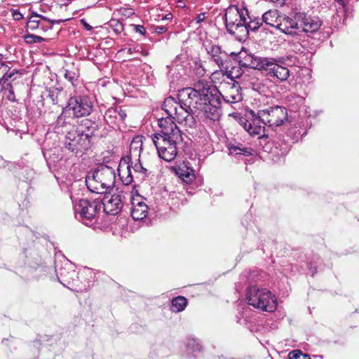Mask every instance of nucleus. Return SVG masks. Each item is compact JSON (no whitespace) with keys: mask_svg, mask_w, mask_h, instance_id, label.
Wrapping results in <instances>:
<instances>
[{"mask_svg":"<svg viewBox=\"0 0 359 359\" xmlns=\"http://www.w3.org/2000/svg\"><path fill=\"white\" fill-rule=\"evenodd\" d=\"M14 18L15 20H20L22 18V15L20 12H15Z\"/></svg>","mask_w":359,"mask_h":359,"instance_id":"43","label":"nucleus"},{"mask_svg":"<svg viewBox=\"0 0 359 359\" xmlns=\"http://www.w3.org/2000/svg\"><path fill=\"white\" fill-rule=\"evenodd\" d=\"M36 15L37 18H41V19H42V20H43L45 21H47V22L53 24V25H54V24H59L61 22L64 21V20H50V19L46 18V16H43V15H38L36 13Z\"/></svg>","mask_w":359,"mask_h":359,"instance_id":"37","label":"nucleus"},{"mask_svg":"<svg viewBox=\"0 0 359 359\" xmlns=\"http://www.w3.org/2000/svg\"><path fill=\"white\" fill-rule=\"evenodd\" d=\"M100 202L103 207L104 211L107 214L111 215L118 214L123 208L121 195L118 194L104 195Z\"/></svg>","mask_w":359,"mask_h":359,"instance_id":"15","label":"nucleus"},{"mask_svg":"<svg viewBox=\"0 0 359 359\" xmlns=\"http://www.w3.org/2000/svg\"><path fill=\"white\" fill-rule=\"evenodd\" d=\"M93 107V102L88 97L72 96L68 100L65 111H71L74 118H81L90 115Z\"/></svg>","mask_w":359,"mask_h":359,"instance_id":"11","label":"nucleus"},{"mask_svg":"<svg viewBox=\"0 0 359 359\" xmlns=\"http://www.w3.org/2000/svg\"><path fill=\"white\" fill-rule=\"evenodd\" d=\"M248 18H250L248 11L243 6H229L224 15L228 33L235 36L240 41L246 39L248 36V31L246 28Z\"/></svg>","mask_w":359,"mask_h":359,"instance_id":"3","label":"nucleus"},{"mask_svg":"<svg viewBox=\"0 0 359 359\" xmlns=\"http://www.w3.org/2000/svg\"><path fill=\"white\" fill-rule=\"evenodd\" d=\"M135 30L136 32H139L142 35H144L146 34L145 28L142 25H135Z\"/></svg>","mask_w":359,"mask_h":359,"instance_id":"38","label":"nucleus"},{"mask_svg":"<svg viewBox=\"0 0 359 359\" xmlns=\"http://www.w3.org/2000/svg\"><path fill=\"white\" fill-rule=\"evenodd\" d=\"M260 121L257 114V116L250 121L251 123H245V126L248 128V133L250 135H260L264 133V127L259 124Z\"/></svg>","mask_w":359,"mask_h":359,"instance_id":"20","label":"nucleus"},{"mask_svg":"<svg viewBox=\"0 0 359 359\" xmlns=\"http://www.w3.org/2000/svg\"><path fill=\"white\" fill-rule=\"evenodd\" d=\"M204 46L211 60H212L219 68V70H216L212 73V78L215 79L219 75L224 76V73L222 69L224 68V65H226L229 60L228 54L222 50L221 47L218 45L209 43L205 44Z\"/></svg>","mask_w":359,"mask_h":359,"instance_id":"13","label":"nucleus"},{"mask_svg":"<svg viewBox=\"0 0 359 359\" xmlns=\"http://www.w3.org/2000/svg\"><path fill=\"white\" fill-rule=\"evenodd\" d=\"M65 78L72 83V85L77 80V76L75 72L66 70L65 73Z\"/></svg>","mask_w":359,"mask_h":359,"instance_id":"34","label":"nucleus"},{"mask_svg":"<svg viewBox=\"0 0 359 359\" xmlns=\"http://www.w3.org/2000/svg\"><path fill=\"white\" fill-rule=\"evenodd\" d=\"M263 22L271 27L280 29L282 32L290 34L291 15H281L277 10H269L262 15Z\"/></svg>","mask_w":359,"mask_h":359,"instance_id":"12","label":"nucleus"},{"mask_svg":"<svg viewBox=\"0 0 359 359\" xmlns=\"http://www.w3.org/2000/svg\"><path fill=\"white\" fill-rule=\"evenodd\" d=\"M196 73L198 76H202L205 74V69L202 66L201 62L196 63Z\"/></svg>","mask_w":359,"mask_h":359,"instance_id":"35","label":"nucleus"},{"mask_svg":"<svg viewBox=\"0 0 359 359\" xmlns=\"http://www.w3.org/2000/svg\"><path fill=\"white\" fill-rule=\"evenodd\" d=\"M67 111H65V108L62 113L57 117V119L56 121V124H55V129L57 130V133H60V127L67 126L65 114Z\"/></svg>","mask_w":359,"mask_h":359,"instance_id":"31","label":"nucleus"},{"mask_svg":"<svg viewBox=\"0 0 359 359\" xmlns=\"http://www.w3.org/2000/svg\"><path fill=\"white\" fill-rule=\"evenodd\" d=\"M130 165L133 168V172L135 175V178L139 180H143L146 177L147 175V169L142 166L140 161V157L137 158V162H135L134 165L133 162Z\"/></svg>","mask_w":359,"mask_h":359,"instance_id":"23","label":"nucleus"},{"mask_svg":"<svg viewBox=\"0 0 359 359\" xmlns=\"http://www.w3.org/2000/svg\"><path fill=\"white\" fill-rule=\"evenodd\" d=\"M81 22L87 30L90 31L93 29V27L88 25L84 19H82Z\"/></svg>","mask_w":359,"mask_h":359,"instance_id":"41","label":"nucleus"},{"mask_svg":"<svg viewBox=\"0 0 359 359\" xmlns=\"http://www.w3.org/2000/svg\"><path fill=\"white\" fill-rule=\"evenodd\" d=\"M167 27L165 26H157L155 28V31L158 34H163L167 31Z\"/></svg>","mask_w":359,"mask_h":359,"instance_id":"39","label":"nucleus"},{"mask_svg":"<svg viewBox=\"0 0 359 359\" xmlns=\"http://www.w3.org/2000/svg\"><path fill=\"white\" fill-rule=\"evenodd\" d=\"M144 137L137 135L130 142V154L131 156L140 157V153L142 150Z\"/></svg>","mask_w":359,"mask_h":359,"instance_id":"21","label":"nucleus"},{"mask_svg":"<svg viewBox=\"0 0 359 359\" xmlns=\"http://www.w3.org/2000/svg\"><path fill=\"white\" fill-rule=\"evenodd\" d=\"M246 299L249 305L263 311L273 312L277 308L276 298L265 288L249 287L246 293Z\"/></svg>","mask_w":359,"mask_h":359,"instance_id":"6","label":"nucleus"},{"mask_svg":"<svg viewBox=\"0 0 359 359\" xmlns=\"http://www.w3.org/2000/svg\"><path fill=\"white\" fill-rule=\"evenodd\" d=\"M290 35L297 34L300 32L306 33L316 32L322 25L318 17L308 15L304 12H297L291 15V21L287 23Z\"/></svg>","mask_w":359,"mask_h":359,"instance_id":"7","label":"nucleus"},{"mask_svg":"<svg viewBox=\"0 0 359 359\" xmlns=\"http://www.w3.org/2000/svg\"><path fill=\"white\" fill-rule=\"evenodd\" d=\"M128 53H132V49L131 48L128 49Z\"/></svg>","mask_w":359,"mask_h":359,"instance_id":"47","label":"nucleus"},{"mask_svg":"<svg viewBox=\"0 0 359 359\" xmlns=\"http://www.w3.org/2000/svg\"><path fill=\"white\" fill-rule=\"evenodd\" d=\"M179 175L180 177L187 184L191 183L195 178V175L194 173V170L192 169L189 170L188 168L186 170L180 169Z\"/></svg>","mask_w":359,"mask_h":359,"instance_id":"27","label":"nucleus"},{"mask_svg":"<svg viewBox=\"0 0 359 359\" xmlns=\"http://www.w3.org/2000/svg\"><path fill=\"white\" fill-rule=\"evenodd\" d=\"M109 25L116 34H120L123 30V25L117 20H111Z\"/></svg>","mask_w":359,"mask_h":359,"instance_id":"32","label":"nucleus"},{"mask_svg":"<svg viewBox=\"0 0 359 359\" xmlns=\"http://www.w3.org/2000/svg\"><path fill=\"white\" fill-rule=\"evenodd\" d=\"M229 150L231 154L243 155L248 156L252 154V149L248 147H241L238 146H230Z\"/></svg>","mask_w":359,"mask_h":359,"instance_id":"26","label":"nucleus"},{"mask_svg":"<svg viewBox=\"0 0 359 359\" xmlns=\"http://www.w3.org/2000/svg\"><path fill=\"white\" fill-rule=\"evenodd\" d=\"M266 58L248 53L245 50H242L237 55V60L240 67H250L258 70H262Z\"/></svg>","mask_w":359,"mask_h":359,"instance_id":"14","label":"nucleus"},{"mask_svg":"<svg viewBox=\"0 0 359 359\" xmlns=\"http://www.w3.org/2000/svg\"><path fill=\"white\" fill-rule=\"evenodd\" d=\"M94 130L88 126L84 130L82 126L74 127L67 131L63 141L65 148L76 155L82 154L91 147Z\"/></svg>","mask_w":359,"mask_h":359,"instance_id":"5","label":"nucleus"},{"mask_svg":"<svg viewBox=\"0 0 359 359\" xmlns=\"http://www.w3.org/2000/svg\"><path fill=\"white\" fill-rule=\"evenodd\" d=\"M35 13H32L27 22V27L31 30H34L39 27V20L36 19Z\"/></svg>","mask_w":359,"mask_h":359,"instance_id":"29","label":"nucleus"},{"mask_svg":"<svg viewBox=\"0 0 359 359\" xmlns=\"http://www.w3.org/2000/svg\"><path fill=\"white\" fill-rule=\"evenodd\" d=\"M251 114H252V116H255L254 111H251Z\"/></svg>","mask_w":359,"mask_h":359,"instance_id":"48","label":"nucleus"},{"mask_svg":"<svg viewBox=\"0 0 359 359\" xmlns=\"http://www.w3.org/2000/svg\"><path fill=\"white\" fill-rule=\"evenodd\" d=\"M233 70H234V68H232V70H231V71H227V70H226L225 72L224 71V76L226 75V77L229 78V79H231V81H233V79L234 78L238 79V78H239L241 76V74H234Z\"/></svg>","mask_w":359,"mask_h":359,"instance_id":"36","label":"nucleus"},{"mask_svg":"<svg viewBox=\"0 0 359 359\" xmlns=\"http://www.w3.org/2000/svg\"><path fill=\"white\" fill-rule=\"evenodd\" d=\"M258 118L272 129L283 125L287 120V111L283 107L275 106L258 111Z\"/></svg>","mask_w":359,"mask_h":359,"instance_id":"8","label":"nucleus"},{"mask_svg":"<svg viewBox=\"0 0 359 359\" xmlns=\"http://www.w3.org/2000/svg\"><path fill=\"white\" fill-rule=\"evenodd\" d=\"M205 18V13H201L198 14L196 18V23L198 24V23L202 22L203 21H204Z\"/></svg>","mask_w":359,"mask_h":359,"instance_id":"40","label":"nucleus"},{"mask_svg":"<svg viewBox=\"0 0 359 359\" xmlns=\"http://www.w3.org/2000/svg\"><path fill=\"white\" fill-rule=\"evenodd\" d=\"M186 346L189 349L192 350L193 352L200 351L202 348L194 339H188Z\"/></svg>","mask_w":359,"mask_h":359,"instance_id":"30","label":"nucleus"},{"mask_svg":"<svg viewBox=\"0 0 359 359\" xmlns=\"http://www.w3.org/2000/svg\"><path fill=\"white\" fill-rule=\"evenodd\" d=\"M116 181V173L113 168L101 165L86 177V184L93 193L105 194L114 188Z\"/></svg>","mask_w":359,"mask_h":359,"instance_id":"4","label":"nucleus"},{"mask_svg":"<svg viewBox=\"0 0 359 359\" xmlns=\"http://www.w3.org/2000/svg\"><path fill=\"white\" fill-rule=\"evenodd\" d=\"M263 22L262 18H248L246 23L247 30L248 32L249 30L256 31L262 25Z\"/></svg>","mask_w":359,"mask_h":359,"instance_id":"25","label":"nucleus"},{"mask_svg":"<svg viewBox=\"0 0 359 359\" xmlns=\"http://www.w3.org/2000/svg\"><path fill=\"white\" fill-rule=\"evenodd\" d=\"M10 67L4 62H0V85L6 83L13 76L15 72L9 73Z\"/></svg>","mask_w":359,"mask_h":359,"instance_id":"24","label":"nucleus"},{"mask_svg":"<svg viewBox=\"0 0 359 359\" xmlns=\"http://www.w3.org/2000/svg\"><path fill=\"white\" fill-rule=\"evenodd\" d=\"M74 203L76 217L82 220L86 225H88V222H92L95 219L98 214V210L101 207L100 201L97 199L92 201L87 199H80L74 202Z\"/></svg>","mask_w":359,"mask_h":359,"instance_id":"9","label":"nucleus"},{"mask_svg":"<svg viewBox=\"0 0 359 359\" xmlns=\"http://www.w3.org/2000/svg\"><path fill=\"white\" fill-rule=\"evenodd\" d=\"M245 123H251L250 121L243 118L240 120V125L248 132V128L245 127Z\"/></svg>","mask_w":359,"mask_h":359,"instance_id":"42","label":"nucleus"},{"mask_svg":"<svg viewBox=\"0 0 359 359\" xmlns=\"http://www.w3.org/2000/svg\"><path fill=\"white\" fill-rule=\"evenodd\" d=\"M334 1L337 2L343 8L345 7V1H344V0H334Z\"/></svg>","mask_w":359,"mask_h":359,"instance_id":"44","label":"nucleus"},{"mask_svg":"<svg viewBox=\"0 0 359 359\" xmlns=\"http://www.w3.org/2000/svg\"><path fill=\"white\" fill-rule=\"evenodd\" d=\"M177 4H178L179 7H184L185 6V4L182 1H179L177 2Z\"/></svg>","mask_w":359,"mask_h":359,"instance_id":"45","label":"nucleus"},{"mask_svg":"<svg viewBox=\"0 0 359 359\" xmlns=\"http://www.w3.org/2000/svg\"><path fill=\"white\" fill-rule=\"evenodd\" d=\"M290 359H311L310 357L302 353L299 350H295L289 354Z\"/></svg>","mask_w":359,"mask_h":359,"instance_id":"33","label":"nucleus"},{"mask_svg":"<svg viewBox=\"0 0 359 359\" xmlns=\"http://www.w3.org/2000/svg\"><path fill=\"white\" fill-rule=\"evenodd\" d=\"M127 113L121 107H115L108 109L104 114V119L111 128L118 126L123 123Z\"/></svg>","mask_w":359,"mask_h":359,"instance_id":"16","label":"nucleus"},{"mask_svg":"<svg viewBox=\"0 0 359 359\" xmlns=\"http://www.w3.org/2000/svg\"><path fill=\"white\" fill-rule=\"evenodd\" d=\"M158 124L160 130L151 136L152 142L158 156L165 161H172L176 158L179 146L183 141L181 130L170 117L158 119Z\"/></svg>","mask_w":359,"mask_h":359,"instance_id":"2","label":"nucleus"},{"mask_svg":"<svg viewBox=\"0 0 359 359\" xmlns=\"http://www.w3.org/2000/svg\"><path fill=\"white\" fill-rule=\"evenodd\" d=\"M10 88H11V89H10V90H9L10 94H11L12 95H13V88H12V86H11V85H10Z\"/></svg>","mask_w":359,"mask_h":359,"instance_id":"46","label":"nucleus"},{"mask_svg":"<svg viewBox=\"0 0 359 359\" xmlns=\"http://www.w3.org/2000/svg\"><path fill=\"white\" fill-rule=\"evenodd\" d=\"M220 96L215 86L207 81L199 80L193 88L179 90L177 100L172 97L165 98L162 109L179 124L194 128L196 122L191 107L199 110L205 118L217 121L220 117Z\"/></svg>","mask_w":359,"mask_h":359,"instance_id":"1","label":"nucleus"},{"mask_svg":"<svg viewBox=\"0 0 359 359\" xmlns=\"http://www.w3.org/2000/svg\"><path fill=\"white\" fill-rule=\"evenodd\" d=\"M283 64V57H267L264 63L262 71H264L268 76L276 79L280 82H284L290 76V70Z\"/></svg>","mask_w":359,"mask_h":359,"instance_id":"10","label":"nucleus"},{"mask_svg":"<svg viewBox=\"0 0 359 359\" xmlns=\"http://www.w3.org/2000/svg\"><path fill=\"white\" fill-rule=\"evenodd\" d=\"M187 305V300L185 297L179 296L172 299L170 306V310L178 313L182 311Z\"/></svg>","mask_w":359,"mask_h":359,"instance_id":"22","label":"nucleus"},{"mask_svg":"<svg viewBox=\"0 0 359 359\" xmlns=\"http://www.w3.org/2000/svg\"><path fill=\"white\" fill-rule=\"evenodd\" d=\"M131 205L130 213L135 220H142L147 217L148 207L141 198H133Z\"/></svg>","mask_w":359,"mask_h":359,"instance_id":"18","label":"nucleus"},{"mask_svg":"<svg viewBox=\"0 0 359 359\" xmlns=\"http://www.w3.org/2000/svg\"><path fill=\"white\" fill-rule=\"evenodd\" d=\"M118 174L120 179L125 185L130 184L133 182L134 178H135V175L130 164H128L126 168H123V166L120 165L118 168Z\"/></svg>","mask_w":359,"mask_h":359,"instance_id":"19","label":"nucleus"},{"mask_svg":"<svg viewBox=\"0 0 359 359\" xmlns=\"http://www.w3.org/2000/svg\"><path fill=\"white\" fill-rule=\"evenodd\" d=\"M219 93L221 94L220 98L222 97L226 103H236L243 100L241 88L238 83H229L223 94Z\"/></svg>","mask_w":359,"mask_h":359,"instance_id":"17","label":"nucleus"},{"mask_svg":"<svg viewBox=\"0 0 359 359\" xmlns=\"http://www.w3.org/2000/svg\"><path fill=\"white\" fill-rule=\"evenodd\" d=\"M24 39L25 41L28 44L41 43L46 41L44 38L34 34H27L25 36Z\"/></svg>","mask_w":359,"mask_h":359,"instance_id":"28","label":"nucleus"}]
</instances>
